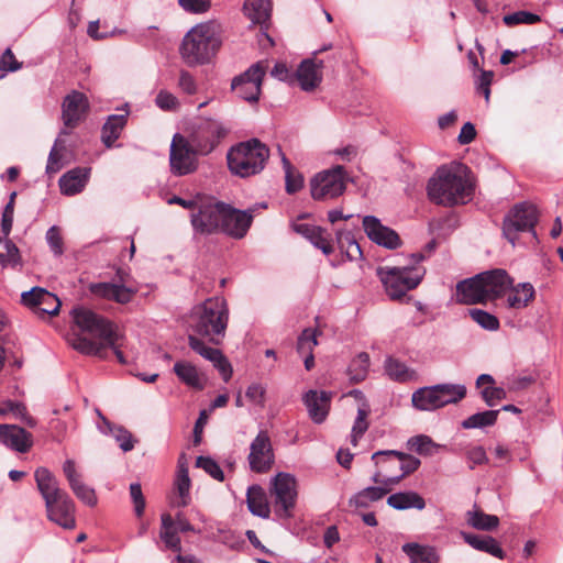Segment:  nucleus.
<instances>
[{
  "label": "nucleus",
  "mask_w": 563,
  "mask_h": 563,
  "mask_svg": "<svg viewBox=\"0 0 563 563\" xmlns=\"http://www.w3.org/2000/svg\"><path fill=\"white\" fill-rule=\"evenodd\" d=\"M379 486H369L366 487L356 494H354L349 499V506L355 509L358 508H368L372 503L380 500L385 495H387L391 489L383 484H378Z\"/></svg>",
  "instance_id": "c756f323"
},
{
  "label": "nucleus",
  "mask_w": 563,
  "mask_h": 563,
  "mask_svg": "<svg viewBox=\"0 0 563 563\" xmlns=\"http://www.w3.org/2000/svg\"><path fill=\"white\" fill-rule=\"evenodd\" d=\"M181 532L177 523L173 521V516L168 512L162 514L161 516V529L159 538L165 544V548L180 554L181 552V540L179 537Z\"/></svg>",
  "instance_id": "c85d7f7f"
},
{
  "label": "nucleus",
  "mask_w": 563,
  "mask_h": 563,
  "mask_svg": "<svg viewBox=\"0 0 563 563\" xmlns=\"http://www.w3.org/2000/svg\"><path fill=\"white\" fill-rule=\"evenodd\" d=\"M470 316L485 330L496 331L499 328V320L497 317L487 311L482 309H471Z\"/></svg>",
  "instance_id": "6e6d98bb"
},
{
  "label": "nucleus",
  "mask_w": 563,
  "mask_h": 563,
  "mask_svg": "<svg viewBox=\"0 0 563 563\" xmlns=\"http://www.w3.org/2000/svg\"><path fill=\"white\" fill-rule=\"evenodd\" d=\"M364 232L375 244L388 250H396L402 242L399 234L389 227L384 225L375 216H365L362 221Z\"/></svg>",
  "instance_id": "dca6fc26"
},
{
  "label": "nucleus",
  "mask_w": 563,
  "mask_h": 563,
  "mask_svg": "<svg viewBox=\"0 0 563 563\" xmlns=\"http://www.w3.org/2000/svg\"><path fill=\"white\" fill-rule=\"evenodd\" d=\"M472 192V184L448 167H440L428 183V196L438 205L465 203L471 199Z\"/></svg>",
  "instance_id": "20e7f679"
},
{
  "label": "nucleus",
  "mask_w": 563,
  "mask_h": 563,
  "mask_svg": "<svg viewBox=\"0 0 563 563\" xmlns=\"http://www.w3.org/2000/svg\"><path fill=\"white\" fill-rule=\"evenodd\" d=\"M387 505L396 510L416 508L422 510L426 507L424 499L416 492H399L387 498Z\"/></svg>",
  "instance_id": "72a5a7b5"
},
{
  "label": "nucleus",
  "mask_w": 563,
  "mask_h": 563,
  "mask_svg": "<svg viewBox=\"0 0 563 563\" xmlns=\"http://www.w3.org/2000/svg\"><path fill=\"white\" fill-rule=\"evenodd\" d=\"M90 290L95 295L114 300L119 303L131 301L134 294L137 291L135 288L126 287L125 284H91Z\"/></svg>",
  "instance_id": "bb28decb"
},
{
  "label": "nucleus",
  "mask_w": 563,
  "mask_h": 563,
  "mask_svg": "<svg viewBox=\"0 0 563 563\" xmlns=\"http://www.w3.org/2000/svg\"><path fill=\"white\" fill-rule=\"evenodd\" d=\"M369 415L368 405L366 402L362 404L357 409V417L352 427L351 433V442L353 445L357 444L358 439L367 431L368 422L367 417Z\"/></svg>",
  "instance_id": "8fccbe9b"
},
{
  "label": "nucleus",
  "mask_w": 563,
  "mask_h": 563,
  "mask_svg": "<svg viewBox=\"0 0 563 563\" xmlns=\"http://www.w3.org/2000/svg\"><path fill=\"white\" fill-rule=\"evenodd\" d=\"M320 334L318 329L307 328L302 330L297 341V352L299 354L313 353V349L318 345L317 335Z\"/></svg>",
  "instance_id": "603ef678"
},
{
  "label": "nucleus",
  "mask_w": 563,
  "mask_h": 563,
  "mask_svg": "<svg viewBox=\"0 0 563 563\" xmlns=\"http://www.w3.org/2000/svg\"><path fill=\"white\" fill-rule=\"evenodd\" d=\"M282 162L285 170L286 191L288 194H295L302 188L303 177L299 172H297L294 168V166L290 164V162L284 154L282 157Z\"/></svg>",
  "instance_id": "49530a36"
},
{
  "label": "nucleus",
  "mask_w": 563,
  "mask_h": 563,
  "mask_svg": "<svg viewBox=\"0 0 563 563\" xmlns=\"http://www.w3.org/2000/svg\"><path fill=\"white\" fill-rule=\"evenodd\" d=\"M369 368V355L365 352L357 354L349 365L350 379L354 383L366 378Z\"/></svg>",
  "instance_id": "c03bdc74"
},
{
  "label": "nucleus",
  "mask_w": 563,
  "mask_h": 563,
  "mask_svg": "<svg viewBox=\"0 0 563 563\" xmlns=\"http://www.w3.org/2000/svg\"><path fill=\"white\" fill-rule=\"evenodd\" d=\"M442 407L456 404L466 396V387L460 384H438Z\"/></svg>",
  "instance_id": "37998d69"
},
{
  "label": "nucleus",
  "mask_w": 563,
  "mask_h": 563,
  "mask_svg": "<svg viewBox=\"0 0 563 563\" xmlns=\"http://www.w3.org/2000/svg\"><path fill=\"white\" fill-rule=\"evenodd\" d=\"M89 103L86 96L79 91L67 95L62 104V118L67 128H75L86 115Z\"/></svg>",
  "instance_id": "412c9836"
},
{
  "label": "nucleus",
  "mask_w": 563,
  "mask_h": 563,
  "mask_svg": "<svg viewBox=\"0 0 563 563\" xmlns=\"http://www.w3.org/2000/svg\"><path fill=\"white\" fill-rule=\"evenodd\" d=\"M221 45L220 25L214 22L194 26L184 37L180 54L189 66L208 63Z\"/></svg>",
  "instance_id": "7ed1b4c3"
},
{
  "label": "nucleus",
  "mask_w": 563,
  "mask_h": 563,
  "mask_svg": "<svg viewBox=\"0 0 563 563\" xmlns=\"http://www.w3.org/2000/svg\"><path fill=\"white\" fill-rule=\"evenodd\" d=\"M401 550L408 555L411 563H438L439 555L433 547L416 542L405 543Z\"/></svg>",
  "instance_id": "f704fd0d"
},
{
  "label": "nucleus",
  "mask_w": 563,
  "mask_h": 563,
  "mask_svg": "<svg viewBox=\"0 0 563 563\" xmlns=\"http://www.w3.org/2000/svg\"><path fill=\"white\" fill-rule=\"evenodd\" d=\"M465 455L468 462L470 470H474L477 465L488 463L486 451L482 445H476L467 449Z\"/></svg>",
  "instance_id": "e2e57ef3"
},
{
  "label": "nucleus",
  "mask_w": 563,
  "mask_h": 563,
  "mask_svg": "<svg viewBox=\"0 0 563 563\" xmlns=\"http://www.w3.org/2000/svg\"><path fill=\"white\" fill-rule=\"evenodd\" d=\"M69 487L71 488L76 497L87 506L93 507L97 505L98 499L95 489L87 486L82 481H78L77 483L73 484Z\"/></svg>",
  "instance_id": "13d9d810"
},
{
  "label": "nucleus",
  "mask_w": 563,
  "mask_h": 563,
  "mask_svg": "<svg viewBox=\"0 0 563 563\" xmlns=\"http://www.w3.org/2000/svg\"><path fill=\"white\" fill-rule=\"evenodd\" d=\"M62 147L58 148V140H56L47 158L46 173L48 175L56 174L62 169Z\"/></svg>",
  "instance_id": "69168bd1"
},
{
  "label": "nucleus",
  "mask_w": 563,
  "mask_h": 563,
  "mask_svg": "<svg viewBox=\"0 0 563 563\" xmlns=\"http://www.w3.org/2000/svg\"><path fill=\"white\" fill-rule=\"evenodd\" d=\"M532 284H494L492 295L504 299L512 309H522L534 298Z\"/></svg>",
  "instance_id": "2eb2a0df"
},
{
  "label": "nucleus",
  "mask_w": 563,
  "mask_h": 563,
  "mask_svg": "<svg viewBox=\"0 0 563 563\" xmlns=\"http://www.w3.org/2000/svg\"><path fill=\"white\" fill-rule=\"evenodd\" d=\"M494 284H456L455 298L460 303L484 302L492 292Z\"/></svg>",
  "instance_id": "393cba45"
},
{
  "label": "nucleus",
  "mask_w": 563,
  "mask_h": 563,
  "mask_svg": "<svg viewBox=\"0 0 563 563\" xmlns=\"http://www.w3.org/2000/svg\"><path fill=\"white\" fill-rule=\"evenodd\" d=\"M384 289L388 298L393 301L400 303H407L411 297L408 295L409 291L416 289L419 284H383Z\"/></svg>",
  "instance_id": "de8ad7c7"
},
{
  "label": "nucleus",
  "mask_w": 563,
  "mask_h": 563,
  "mask_svg": "<svg viewBox=\"0 0 563 563\" xmlns=\"http://www.w3.org/2000/svg\"><path fill=\"white\" fill-rule=\"evenodd\" d=\"M126 124L125 114H111L102 126L101 140L110 148Z\"/></svg>",
  "instance_id": "4c0bfd02"
},
{
  "label": "nucleus",
  "mask_w": 563,
  "mask_h": 563,
  "mask_svg": "<svg viewBox=\"0 0 563 563\" xmlns=\"http://www.w3.org/2000/svg\"><path fill=\"white\" fill-rule=\"evenodd\" d=\"M461 282H514V279L508 275L507 271L503 268H494L481 272L472 277L464 278Z\"/></svg>",
  "instance_id": "864d4df0"
},
{
  "label": "nucleus",
  "mask_w": 563,
  "mask_h": 563,
  "mask_svg": "<svg viewBox=\"0 0 563 563\" xmlns=\"http://www.w3.org/2000/svg\"><path fill=\"white\" fill-rule=\"evenodd\" d=\"M246 501L249 510L257 517L268 518L271 508L266 498V494L260 486H252L247 490Z\"/></svg>",
  "instance_id": "c9c22d12"
},
{
  "label": "nucleus",
  "mask_w": 563,
  "mask_h": 563,
  "mask_svg": "<svg viewBox=\"0 0 563 563\" xmlns=\"http://www.w3.org/2000/svg\"><path fill=\"white\" fill-rule=\"evenodd\" d=\"M19 260V249L8 239V236L0 238V261L2 263H16Z\"/></svg>",
  "instance_id": "680f3d73"
},
{
  "label": "nucleus",
  "mask_w": 563,
  "mask_h": 563,
  "mask_svg": "<svg viewBox=\"0 0 563 563\" xmlns=\"http://www.w3.org/2000/svg\"><path fill=\"white\" fill-rule=\"evenodd\" d=\"M35 292H40L42 296V305L35 311L36 314L44 316H54L59 311L60 301L53 292L48 290H36Z\"/></svg>",
  "instance_id": "3c124183"
},
{
  "label": "nucleus",
  "mask_w": 563,
  "mask_h": 563,
  "mask_svg": "<svg viewBox=\"0 0 563 563\" xmlns=\"http://www.w3.org/2000/svg\"><path fill=\"white\" fill-rule=\"evenodd\" d=\"M309 241L313 246L321 250L324 255H330L333 252L331 235L320 227L316 229Z\"/></svg>",
  "instance_id": "bf43d9fd"
},
{
  "label": "nucleus",
  "mask_w": 563,
  "mask_h": 563,
  "mask_svg": "<svg viewBox=\"0 0 563 563\" xmlns=\"http://www.w3.org/2000/svg\"><path fill=\"white\" fill-rule=\"evenodd\" d=\"M503 21L507 26H514L517 24H534L540 22L541 18L540 15L528 11H517L504 15Z\"/></svg>",
  "instance_id": "4d7b16f0"
},
{
  "label": "nucleus",
  "mask_w": 563,
  "mask_h": 563,
  "mask_svg": "<svg viewBox=\"0 0 563 563\" xmlns=\"http://www.w3.org/2000/svg\"><path fill=\"white\" fill-rule=\"evenodd\" d=\"M411 401L413 407L419 410H435L442 408L437 385L417 389L412 394Z\"/></svg>",
  "instance_id": "2f4dec72"
},
{
  "label": "nucleus",
  "mask_w": 563,
  "mask_h": 563,
  "mask_svg": "<svg viewBox=\"0 0 563 563\" xmlns=\"http://www.w3.org/2000/svg\"><path fill=\"white\" fill-rule=\"evenodd\" d=\"M407 445L410 450L417 452L418 454H428L430 453V446L433 445V442L430 437L420 434L411 437Z\"/></svg>",
  "instance_id": "0e129e2a"
},
{
  "label": "nucleus",
  "mask_w": 563,
  "mask_h": 563,
  "mask_svg": "<svg viewBox=\"0 0 563 563\" xmlns=\"http://www.w3.org/2000/svg\"><path fill=\"white\" fill-rule=\"evenodd\" d=\"M498 413V410H487L474 413L462 421V427L464 429H476L493 426L497 420Z\"/></svg>",
  "instance_id": "a18cd8bd"
},
{
  "label": "nucleus",
  "mask_w": 563,
  "mask_h": 563,
  "mask_svg": "<svg viewBox=\"0 0 563 563\" xmlns=\"http://www.w3.org/2000/svg\"><path fill=\"white\" fill-rule=\"evenodd\" d=\"M90 176V168L76 167L65 173L58 180L60 192L65 196H75L81 192Z\"/></svg>",
  "instance_id": "b1692460"
},
{
  "label": "nucleus",
  "mask_w": 563,
  "mask_h": 563,
  "mask_svg": "<svg viewBox=\"0 0 563 563\" xmlns=\"http://www.w3.org/2000/svg\"><path fill=\"white\" fill-rule=\"evenodd\" d=\"M323 67V62L320 60L316 64L312 59H305L301 62L297 69V79L302 90H313L322 79L320 69Z\"/></svg>",
  "instance_id": "cd10ccee"
},
{
  "label": "nucleus",
  "mask_w": 563,
  "mask_h": 563,
  "mask_svg": "<svg viewBox=\"0 0 563 563\" xmlns=\"http://www.w3.org/2000/svg\"><path fill=\"white\" fill-rule=\"evenodd\" d=\"M311 196L316 200L334 199L345 190V175L343 166L317 174L310 183Z\"/></svg>",
  "instance_id": "1a4fd4ad"
},
{
  "label": "nucleus",
  "mask_w": 563,
  "mask_h": 563,
  "mask_svg": "<svg viewBox=\"0 0 563 563\" xmlns=\"http://www.w3.org/2000/svg\"><path fill=\"white\" fill-rule=\"evenodd\" d=\"M0 442L8 449L26 453L33 446V435L18 424H0Z\"/></svg>",
  "instance_id": "aec40b11"
},
{
  "label": "nucleus",
  "mask_w": 563,
  "mask_h": 563,
  "mask_svg": "<svg viewBox=\"0 0 563 563\" xmlns=\"http://www.w3.org/2000/svg\"><path fill=\"white\" fill-rule=\"evenodd\" d=\"M198 151L191 141L177 133L174 135L169 148V167L174 176L180 177L195 173L198 169Z\"/></svg>",
  "instance_id": "423d86ee"
},
{
  "label": "nucleus",
  "mask_w": 563,
  "mask_h": 563,
  "mask_svg": "<svg viewBox=\"0 0 563 563\" xmlns=\"http://www.w3.org/2000/svg\"><path fill=\"white\" fill-rule=\"evenodd\" d=\"M269 157V148L257 139L241 142L227 155L230 170L241 177L258 174Z\"/></svg>",
  "instance_id": "39448f33"
},
{
  "label": "nucleus",
  "mask_w": 563,
  "mask_h": 563,
  "mask_svg": "<svg viewBox=\"0 0 563 563\" xmlns=\"http://www.w3.org/2000/svg\"><path fill=\"white\" fill-rule=\"evenodd\" d=\"M271 12V0H246L244 3V13L254 24H266Z\"/></svg>",
  "instance_id": "e433bc0d"
},
{
  "label": "nucleus",
  "mask_w": 563,
  "mask_h": 563,
  "mask_svg": "<svg viewBox=\"0 0 563 563\" xmlns=\"http://www.w3.org/2000/svg\"><path fill=\"white\" fill-rule=\"evenodd\" d=\"M190 478L188 471L183 470V474H177L175 486L179 496V500L177 501L178 507H186L190 503Z\"/></svg>",
  "instance_id": "5fc2aeb1"
},
{
  "label": "nucleus",
  "mask_w": 563,
  "mask_h": 563,
  "mask_svg": "<svg viewBox=\"0 0 563 563\" xmlns=\"http://www.w3.org/2000/svg\"><path fill=\"white\" fill-rule=\"evenodd\" d=\"M228 130L220 121L201 119L195 126L189 140L200 155H208L216 148L220 140L225 136Z\"/></svg>",
  "instance_id": "9d476101"
},
{
  "label": "nucleus",
  "mask_w": 563,
  "mask_h": 563,
  "mask_svg": "<svg viewBox=\"0 0 563 563\" xmlns=\"http://www.w3.org/2000/svg\"><path fill=\"white\" fill-rule=\"evenodd\" d=\"M483 399L487 406L493 407L497 401L506 398V391L501 387L487 386L481 391Z\"/></svg>",
  "instance_id": "774afa93"
},
{
  "label": "nucleus",
  "mask_w": 563,
  "mask_h": 563,
  "mask_svg": "<svg viewBox=\"0 0 563 563\" xmlns=\"http://www.w3.org/2000/svg\"><path fill=\"white\" fill-rule=\"evenodd\" d=\"M271 497L278 518H290L297 499L296 478L288 473H278L272 479Z\"/></svg>",
  "instance_id": "0eeeda50"
},
{
  "label": "nucleus",
  "mask_w": 563,
  "mask_h": 563,
  "mask_svg": "<svg viewBox=\"0 0 563 563\" xmlns=\"http://www.w3.org/2000/svg\"><path fill=\"white\" fill-rule=\"evenodd\" d=\"M194 331L208 339V342L220 345L229 323V307L223 297H212L197 305L191 310Z\"/></svg>",
  "instance_id": "f03ea898"
},
{
  "label": "nucleus",
  "mask_w": 563,
  "mask_h": 563,
  "mask_svg": "<svg viewBox=\"0 0 563 563\" xmlns=\"http://www.w3.org/2000/svg\"><path fill=\"white\" fill-rule=\"evenodd\" d=\"M46 241L55 255L59 256L63 254L64 243L59 229L57 227L53 225L47 230Z\"/></svg>",
  "instance_id": "338daca9"
},
{
  "label": "nucleus",
  "mask_w": 563,
  "mask_h": 563,
  "mask_svg": "<svg viewBox=\"0 0 563 563\" xmlns=\"http://www.w3.org/2000/svg\"><path fill=\"white\" fill-rule=\"evenodd\" d=\"M196 466L202 468L212 478L222 482L224 474L219 464L209 456H199L196 460Z\"/></svg>",
  "instance_id": "052dcab7"
},
{
  "label": "nucleus",
  "mask_w": 563,
  "mask_h": 563,
  "mask_svg": "<svg viewBox=\"0 0 563 563\" xmlns=\"http://www.w3.org/2000/svg\"><path fill=\"white\" fill-rule=\"evenodd\" d=\"M12 413L16 419H20L29 428H35L37 424L36 419L29 415L27 409L23 402L5 400L0 404V416Z\"/></svg>",
  "instance_id": "ea45409f"
},
{
  "label": "nucleus",
  "mask_w": 563,
  "mask_h": 563,
  "mask_svg": "<svg viewBox=\"0 0 563 563\" xmlns=\"http://www.w3.org/2000/svg\"><path fill=\"white\" fill-rule=\"evenodd\" d=\"M394 455L399 459V475L389 478V481L394 483H400L405 476L416 472L421 464L419 459L400 451Z\"/></svg>",
  "instance_id": "09e8293b"
},
{
  "label": "nucleus",
  "mask_w": 563,
  "mask_h": 563,
  "mask_svg": "<svg viewBox=\"0 0 563 563\" xmlns=\"http://www.w3.org/2000/svg\"><path fill=\"white\" fill-rule=\"evenodd\" d=\"M247 460L251 471L255 473H267L272 468L275 455L271 438L266 431H260L252 441Z\"/></svg>",
  "instance_id": "ddd939ff"
},
{
  "label": "nucleus",
  "mask_w": 563,
  "mask_h": 563,
  "mask_svg": "<svg viewBox=\"0 0 563 563\" xmlns=\"http://www.w3.org/2000/svg\"><path fill=\"white\" fill-rule=\"evenodd\" d=\"M385 374L394 382L408 383L418 380V373L404 362L388 356L384 362Z\"/></svg>",
  "instance_id": "7c9ffc66"
},
{
  "label": "nucleus",
  "mask_w": 563,
  "mask_h": 563,
  "mask_svg": "<svg viewBox=\"0 0 563 563\" xmlns=\"http://www.w3.org/2000/svg\"><path fill=\"white\" fill-rule=\"evenodd\" d=\"M464 541L473 549L486 552L497 559L503 560L505 552L499 543L490 536H478L472 533H463Z\"/></svg>",
  "instance_id": "473e14b6"
},
{
  "label": "nucleus",
  "mask_w": 563,
  "mask_h": 563,
  "mask_svg": "<svg viewBox=\"0 0 563 563\" xmlns=\"http://www.w3.org/2000/svg\"><path fill=\"white\" fill-rule=\"evenodd\" d=\"M224 211L222 231L233 238H243L253 220L252 210L241 211L225 205Z\"/></svg>",
  "instance_id": "4be33fe9"
},
{
  "label": "nucleus",
  "mask_w": 563,
  "mask_h": 563,
  "mask_svg": "<svg viewBox=\"0 0 563 563\" xmlns=\"http://www.w3.org/2000/svg\"><path fill=\"white\" fill-rule=\"evenodd\" d=\"M37 489L43 497L45 505L54 501L66 492L59 487L58 481L46 467H37L34 472Z\"/></svg>",
  "instance_id": "5701e85b"
},
{
  "label": "nucleus",
  "mask_w": 563,
  "mask_h": 563,
  "mask_svg": "<svg viewBox=\"0 0 563 563\" xmlns=\"http://www.w3.org/2000/svg\"><path fill=\"white\" fill-rule=\"evenodd\" d=\"M266 64L257 62L246 71L232 80L231 88L241 99L249 102H256L261 95V86L266 73Z\"/></svg>",
  "instance_id": "9b49d317"
},
{
  "label": "nucleus",
  "mask_w": 563,
  "mask_h": 563,
  "mask_svg": "<svg viewBox=\"0 0 563 563\" xmlns=\"http://www.w3.org/2000/svg\"><path fill=\"white\" fill-rule=\"evenodd\" d=\"M303 402L310 418L316 423H321L325 420L330 407V395L327 391L309 390L303 397Z\"/></svg>",
  "instance_id": "a878e982"
},
{
  "label": "nucleus",
  "mask_w": 563,
  "mask_h": 563,
  "mask_svg": "<svg viewBox=\"0 0 563 563\" xmlns=\"http://www.w3.org/2000/svg\"><path fill=\"white\" fill-rule=\"evenodd\" d=\"M538 222V210L533 205L522 202L516 205L506 216L503 225L505 238L512 244H516L517 234L519 232H531L533 238L537 236L534 225Z\"/></svg>",
  "instance_id": "6e6552de"
},
{
  "label": "nucleus",
  "mask_w": 563,
  "mask_h": 563,
  "mask_svg": "<svg viewBox=\"0 0 563 563\" xmlns=\"http://www.w3.org/2000/svg\"><path fill=\"white\" fill-rule=\"evenodd\" d=\"M336 242L342 252L345 253L349 261L362 258V250L350 231H336Z\"/></svg>",
  "instance_id": "a19ab883"
},
{
  "label": "nucleus",
  "mask_w": 563,
  "mask_h": 563,
  "mask_svg": "<svg viewBox=\"0 0 563 563\" xmlns=\"http://www.w3.org/2000/svg\"><path fill=\"white\" fill-rule=\"evenodd\" d=\"M466 521L474 529L483 531H492L499 526L497 516L485 514L476 506L466 512Z\"/></svg>",
  "instance_id": "58836bf2"
},
{
  "label": "nucleus",
  "mask_w": 563,
  "mask_h": 563,
  "mask_svg": "<svg viewBox=\"0 0 563 563\" xmlns=\"http://www.w3.org/2000/svg\"><path fill=\"white\" fill-rule=\"evenodd\" d=\"M188 344L192 351L213 364L224 382L230 380L233 373L232 366L219 349L207 345L203 340L192 334L188 336Z\"/></svg>",
  "instance_id": "6ab92c4d"
},
{
  "label": "nucleus",
  "mask_w": 563,
  "mask_h": 563,
  "mask_svg": "<svg viewBox=\"0 0 563 563\" xmlns=\"http://www.w3.org/2000/svg\"><path fill=\"white\" fill-rule=\"evenodd\" d=\"M45 508L47 518L52 522L64 529H74L76 527V506L67 493L46 504Z\"/></svg>",
  "instance_id": "a211bd4d"
},
{
  "label": "nucleus",
  "mask_w": 563,
  "mask_h": 563,
  "mask_svg": "<svg viewBox=\"0 0 563 563\" xmlns=\"http://www.w3.org/2000/svg\"><path fill=\"white\" fill-rule=\"evenodd\" d=\"M225 203L216 202L207 203L191 214V224L194 229L200 233H213L217 230L222 231Z\"/></svg>",
  "instance_id": "4468645a"
},
{
  "label": "nucleus",
  "mask_w": 563,
  "mask_h": 563,
  "mask_svg": "<svg viewBox=\"0 0 563 563\" xmlns=\"http://www.w3.org/2000/svg\"><path fill=\"white\" fill-rule=\"evenodd\" d=\"M423 258L421 254H411L405 258L404 264L385 265L377 268V275L380 282L391 278L393 282H421L424 277L426 269L419 265Z\"/></svg>",
  "instance_id": "f8f14e48"
},
{
  "label": "nucleus",
  "mask_w": 563,
  "mask_h": 563,
  "mask_svg": "<svg viewBox=\"0 0 563 563\" xmlns=\"http://www.w3.org/2000/svg\"><path fill=\"white\" fill-rule=\"evenodd\" d=\"M395 453H399V451H377L372 454V461L376 466V471L372 476L373 483L383 484L390 488L398 484L389 481V478L399 475V459L394 455Z\"/></svg>",
  "instance_id": "f3484780"
},
{
  "label": "nucleus",
  "mask_w": 563,
  "mask_h": 563,
  "mask_svg": "<svg viewBox=\"0 0 563 563\" xmlns=\"http://www.w3.org/2000/svg\"><path fill=\"white\" fill-rule=\"evenodd\" d=\"M174 372L177 377L188 386L202 388L197 367L189 362H176Z\"/></svg>",
  "instance_id": "79ce46f5"
},
{
  "label": "nucleus",
  "mask_w": 563,
  "mask_h": 563,
  "mask_svg": "<svg viewBox=\"0 0 563 563\" xmlns=\"http://www.w3.org/2000/svg\"><path fill=\"white\" fill-rule=\"evenodd\" d=\"M70 317L80 333L74 334L69 343L81 354L106 357L107 345H114L120 339L117 327L89 308L75 306Z\"/></svg>",
  "instance_id": "f257e3e1"
}]
</instances>
